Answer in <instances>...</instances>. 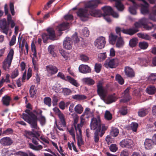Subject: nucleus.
Wrapping results in <instances>:
<instances>
[{
    "mask_svg": "<svg viewBox=\"0 0 156 156\" xmlns=\"http://www.w3.org/2000/svg\"><path fill=\"white\" fill-rule=\"evenodd\" d=\"M77 14L80 17L81 20L83 21L87 20L90 16L96 17H100L102 15L99 10L96 9L92 10L89 13L86 9H80L77 12Z\"/></svg>",
    "mask_w": 156,
    "mask_h": 156,
    "instance_id": "f257e3e1",
    "label": "nucleus"
},
{
    "mask_svg": "<svg viewBox=\"0 0 156 156\" xmlns=\"http://www.w3.org/2000/svg\"><path fill=\"white\" fill-rule=\"evenodd\" d=\"M25 112L26 114L23 113L22 114V117L23 119L30 124L32 128L38 129L37 125L36 116L28 109H26Z\"/></svg>",
    "mask_w": 156,
    "mask_h": 156,
    "instance_id": "f03ea898",
    "label": "nucleus"
},
{
    "mask_svg": "<svg viewBox=\"0 0 156 156\" xmlns=\"http://www.w3.org/2000/svg\"><path fill=\"white\" fill-rule=\"evenodd\" d=\"M97 87L98 95L104 102H106V98L107 95V89L103 86V83L101 81H99L97 83Z\"/></svg>",
    "mask_w": 156,
    "mask_h": 156,
    "instance_id": "7ed1b4c3",
    "label": "nucleus"
},
{
    "mask_svg": "<svg viewBox=\"0 0 156 156\" xmlns=\"http://www.w3.org/2000/svg\"><path fill=\"white\" fill-rule=\"evenodd\" d=\"M14 54L13 50L12 48L11 49L3 63V68L4 70H6L9 69Z\"/></svg>",
    "mask_w": 156,
    "mask_h": 156,
    "instance_id": "20e7f679",
    "label": "nucleus"
},
{
    "mask_svg": "<svg viewBox=\"0 0 156 156\" xmlns=\"http://www.w3.org/2000/svg\"><path fill=\"white\" fill-rule=\"evenodd\" d=\"M90 129L92 130L100 131L101 128V125L100 118H93L91 120L90 124Z\"/></svg>",
    "mask_w": 156,
    "mask_h": 156,
    "instance_id": "39448f33",
    "label": "nucleus"
},
{
    "mask_svg": "<svg viewBox=\"0 0 156 156\" xmlns=\"http://www.w3.org/2000/svg\"><path fill=\"white\" fill-rule=\"evenodd\" d=\"M48 34L45 33H43L42 35L43 41L45 43L48 39L52 40L55 39V37L54 30L52 28H48L47 29Z\"/></svg>",
    "mask_w": 156,
    "mask_h": 156,
    "instance_id": "423d86ee",
    "label": "nucleus"
},
{
    "mask_svg": "<svg viewBox=\"0 0 156 156\" xmlns=\"http://www.w3.org/2000/svg\"><path fill=\"white\" fill-rule=\"evenodd\" d=\"M119 62L118 59L117 58L112 59H108L105 62L104 66L107 68H115Z\"/></svg>",
    "mask_w": 156,
    "mask_h": 156,
    "instance_id": "0eeeda50",
    "label": "nucleus"
},
{
    "mask_svg": "<svg viewBox=\"0 0 156 156\" xmlns=\"http://www.w3.org/2000/svg\"><path fill=\"white\" fill-rule=\"evenodd\" d=\"M120 145L122 148L130 149L133 147L134 143L132 140L126 139L121 141Z\"/></svg>",
    "mask_w": 156,
    "mask_h": 156,
    "instance_id": "6e6552de",
    "label": "nucleus"
},
{
    "mask_svg": "<svg viewBox=\"0 0 156 156\" xmlns=\"http://www.w3.org/2000/svg\"><path fill=\"white\" fill-rule=\"evenodd\" d=\"M105 43V38L103 37H101L95 40L94 44L98 48L101 49L104 47Z\"/></svg>",
    "mask_w": 156,
    "mask_h": 156,
    "instance_id": "1a4fd4ad",
    "label": "nucleus"
},
{
    "mask_svg": "<svg viewBox=\"0 0 156 156\" xmlns=\"http://www.w3.org/2000/svg\"><path fill=\"white\" fill-rule=\"evenodd\" d=\"M46 69L49 76L56 73L58 70L57 67L51 65L47 66Z\"/></svg>",
    "mask_w": 156,
    "mask_h": 156,
    "instance_id": "9d476101",
    "label": "nucleus"
},
{
    "mask_svg": "<svg viewBox=\"0 0 156 156\" xmlns=\"http://www.w3.org/2000/svg\"><path fill=\"white\" fill-rule=\"evenodd\" d=\"M0 26L2 30V32L7 34L8 31V23H7L6 19H3L0 21Z\"/></svg>",
    "mask_w": 156,
    "mask_h": 156,
    "instance_id": "9b49d317",
    "label": "nucleus"
},
{
    "mask_svg": "<svg viewBox=\"0 0 156 156\" xmlns=\"http://www.w3.org/2000/svg\"><path fill=\"white\" fill-rule=\"evenodd\" d=\"M100 2L98 0H91L87 2L85 5L86 8H90L91 9H94L96 8Z\"/></svg>",
    "mask_w": 156,
    "mask_h": 156,
    "instance_id": "f8f14e48",
    "label": "nucleus"
},
{
    "mask_svg": "<svg viewBox=\"0 0 156 156\" xmlns=\"http://www.w3.org/2000/svg\"><path fill=\"white\" fill-rule=\"evenodd\" d=\"M12 143V140L9 137H4L0 140V144L4 146L10 145Z\"/></svg>",
    "mask_w": 156,
    "mask_h": 156,
    "instance_id": "ddd939ff",
    "label": "nucleus"
},
{
    "mask_svg": "<svg viewBox=\"0 0 156 156\" xmlns=\"http://www.w3.org/2000/svg\"><path fill=\"white\" fill-rule=\"evenodd\" d=\"M129 89L130 88L128 87L124 91L122 96L123 98L120 100V102L125 103L130 100V98L129 93Z\"/></svg>",
    "mask_w": 156,
    "mask_h": 156,
    "instance_id": "4468645a",
    "label": "nucleus"
},
{
    "mask_svg": "<svg viewBox=\"0 0 156 156\" xmlns=\"http://www.w3.org/2000/svg\"><path fill=\"white\" fill-rule=\"evenodd\" d=\"M63 47L68 50L71 48L72 46V41L69 37H66L64 40L63 42Z\"/></svg>",
    "mask_w": 156,
    "mask_h": 156,
    "instance_id": "2eb2a0df",
    "label": "nucleus"
},
{
    "mask_svg": "<svg viewBox=\"0 0 156 156\" xmlns=\"http://www.w3.org/2000/svg\"><path fill=\"white\" fill-rule=\"evenodd\" d=\"M125 75L128 77H133L135 76V73L133 69L129 66H126L124 69Z\"/></svg>",
    "mask_w": 156,
    "mask_h": 156,
    "instance_id": "dca6fc26",
    "label": "nucleus"
},
{
    "mask_svg": "<svg viewBox=\"0 0 156 156\" xmlns=\"http://www.w3.org/2000/svg\"><path fill=\"white\" fill-rule=\"evenodd\" d=\"M80 72L83 73H90L91 72L90 68L87 65H81L79 67Z\"/></svg>",
    "mask_w": 156,
    "mask_h": 156,
    "instance_id": "f3484780",
    "label": "nucleus"
},
{
    "mask_svg": "<svg viewBox=\"0 0 156 156\" xmlns=\"http://www.w3.org/2000/svg\"><path fill=\"white\" fill-rule=\"evenodd\" d=\"M122 31V32L124 33L132 35L138 32L139 30L136 28H135L134 27H133L128 29H123Z\"/></svg>",
    "mask_w": 156,
    "mask_h": 156,
    "instance_id": "a211bd4d",
    "label": "nucleus"
},
{
    "mask_svg": "<svg viewBox=\"0 0 156 156\" xmlns=\"http://www.w3.org/2000/svg\"><path fill=\"white\" fill-rule=\"evenodd\" d=\"M80 123L77 125L76 127L75 130L76 131H78L79 133H80L81 132V128L85 123V119L83 118L82 116L80 117Z\"/></svg>",
    "mask_w": 156,
    "mask_h": 156,
    "instance_id": "6ab92c4d",
    "label": "nucleus"
},
{
    "mask_svg": "<svg viewBox=\"0 0 156 156\" xmlns=\"http://www.w3.org/2000/svg\"><path fill=\"white\" fill-rule=\"evenodd\" d=\"M16 154L20 156H36L33 152L29 151L26 152L20 151L16 152Z\"/></svg>",
    "mask_w": 156,
    "mask_h": 156,
    "instance_id": "aec40b11",
    "label": "nucleus"
},
{
    "mask_svg": "<svg viewBox=\"0 0 156 156\" xmlns=\"http://www.w3.org/2000/svg\"><path fill=\"white\" fill-rule=\"evenodd\" d=\"M153 143L152 140L146 139L144 143L145 147L147 149H150L152 148Z\"/></svg>",
    "mask_w": 156,
    "mask_h": 156,
    "instance_id": "412c9836",
    "label": "nucleus"
},
{
    "mask_svg": "<svg viewBox=\"0 0 156 156\" xmlns=\"http://www.w3.org/2000/svg\"><path fill=\"white\" fill-rule=\"evenodd\" d=\"M102 9L104 12V13L102 14V15H110L113 11L112 8L109 6H104L102 8Z\"/></svg>",
    "mask_w": 156,
    "mask_h": 156,
    "instance_id": "4be33fe9",
    "label": "nucleus"
},
{
    "mask_svg": "<svg viewBox=\"0 0 156 156\" xmlns=\"http://www.w3.org/2000/svg\"><path fill=\"white\" fill-rule=\"evenodd\" d=\"M69 25L68 23H63L57 27L56 30L59 31L64 30L68 28Z\"/></svg>",
    "mask_w": 156,
    "mask_h": 156,
    "instance_id": "5701e85b",
    "label": "nucleus"
},
{
    "mask_svg": "<svg viewBox=\"0 0 156 156\" xmlns=\"http://www.w3.org/2000/svg\"><path fill=\"white\" fill-rule=\"evenodd\" d=\"M11 100V99L9 96L5 95L2 98V101L4 105L6 106H8L9 105Z\"/></svg>",
    "mask_w": 156,
    "mask_h": 156,
    "instance_id": "b1692460",
    "label": "nucleus"
},
{
    "mask_svg": "<svg viewBox=\"0 0 156 156\" xmlns=\"http://www.w3.org/2000/svg\"><path fill=\"white\" fill-rule=\"evenodd\" d=\"M58 115L62 126L63 127H65L66 126V124L64 114L62 112H60V113L58 114Z\"/></svg>",
    "mask_w": 156,
    "mask_h": 156,
    "instance_id": "393cba45",
    "label": "nucleus"
},
{
    "mask_svg": "<svg viewBox=\"0 0 156 156\" xmlns=\"http://www.w3.org/2000/svg\"><path fill=\"white\" fill-rule=\"evenodd\" d=\"M71 116L73 119V125L76 129L77 124L79 121V116L76 113H74L71 115Z\"/></svg>",
    "mask_w": 156,
    "mask_h": 156,
    "instance_id": "a878e982",
    "label": "nucleus"
},
{
    "mask_svg": "<svg viewBox=\"0 0 156 156\" xmlns=\"http://www.w3.org/2000/svg\"><path fill=\"white\" fill-rule=\"evenodd\" d=\"M83 82L89 85H91L94 84V81L90 77L84 78L83 79Z\"/></svg>",
    "mask_w": 156,
    "mask_h": 156,
    "instance_id": "bb28decb",
    "label": "nucleus"
},
{
    "mask_svg": "<svg viewBox=\"0 0 156 156\" xmlns=\"http://www.w3.org/2000/svg\"><path fill=\"white\" fill-rule=\"evenodd\" d=\"M74 109L76 113L79 114H80L83 112V108L82 105L79 104L75 107Z\"/></svg>",
    "mask_w": 156,
    "mask_h": 156,
    "instance_id": "cd10ccee",
    "label": "nucleus"
},
{
    "mask_svg": "<svg viewBox=\"0 0 156 156\" xmlns=\"http://www.w3.org/2000/svg\"><path fill=\"white\" fill-rule=\"evenodd\" d=\"M148 113L147 109L141 108L138 112V115L140 117H144Z\"/></svg>",
    "mask_w": 156,
    "mask_h": 156,
    "instance_id": "c85d7f7f",
    "label": "nucleus"
},
{
    "mask_svg": "<svg viewBox=\"0 0 156 156\" xmlns=\"http://www.w3.org/2000/svg\"><path fill=\"white\" fill-rule=\"evenodd\" d=\"M116 100V98L113 95H110L107 98H106V102H104L107 104H110L114 102H115Z\"/></svg>",
    "mask_w": 156,
    "mask_h": 156,
    "instance_id": "c756f323",
    "label": "nucleus"
},
{
    "mask_svg": "<svg viewBox=\"0 0 156 156\" xmlns=\"http://www.w3.org/2000/svg\"><path fill=\"white\" fill-rule=\"evenodd\" d=\"M29 147L31 149L36 151H38L43 148V146L41 145L34 146L31 143H29Z\"/></svg>",
    "mask_w": 156,
    "mask_h": 156,
    "instance_id": "7c9ffc66",
    "label": "nucleus"
},
{
    "mask_svg": "<svg viewBox=\"0 0 156 156\" xmlns=\"http://www.w3.org/2000/svg\"><path fill=\"white\" fill-rule=\"evenodd\" d=\"M156 88L153 86H148L146 89L147 92L149 94H153L156 92Z\"/></svg>",
    "mask_w": 156,
    "mask_h": 156,
    "instance_id": "2f4dec72",
    "label": "nucleus"
},
{
    "mask_svg": "<svg viewBox=\"0 0 156 156\" xmlns=\"http://www.w3.org/2000/svg\"><path fill=\"white\" fill-rule=\"evenodd\" d=\"M100 131L98 130H95L94 136V141L95 143H98L99 140V137L100 136Z\"/></svg>",
    "mask_w": 156,
    "mask_h": 156,
    "instance_id": "473e14b6",
    "label": "nucleus"
},
{
    "mask_svg": "<svg viewBox=\"0 0 156 156\" xmlns=\"http://www.w3.org/2000/svg\"><path fill=\"white\" fill-rule=\"evenodd\" d=\"M76 135L77 136V144L78 146H81L83 144V142L82 137V132L79 133L78 131H76Z\"/></svg>",
    "mask_w": 156,
    "mask_h": 156,
    "instance_id": "72a5a7b5",
    "label": "nucleus"
},
{
    "mask_svg": "<svg viewBox=\"0 0 156 156\" xmlns=\"http://www.w3.org/2000/svg\"><path fill=\"white\" fill-rule=\"evenodd\" d=\"M72 98L74 99L79 101L83 100L87 98V97L85 95L80 94H76L73 95Z\"/></svg>",
    "mask_w": 156,
    "mask_h": 156,
    "instance_id": "f704fd0d",
    "label": "nucleus"
},
{
    "mask_svg": "<svg viewBox=\"0 0 156 156\" xmlns=\"http://www.w3.org/2000/svg\"><path fill=\"white\" fill-rule=\"evenodd\" d=\"M66 78L67 80L73 85L76 87L79 86V84L77 83L76 80L69 76H67Z\"/></svg>",
    "mask_w": 156,
    "mask_h": 156,
    "instance_id": "c9c22d12",
    "label": "nucleus"
},
{
    "mask_svg": "<svg viewBox=\"0 0 156 156\" xmlns=\"http://www.w3.org/2000/svg\"><path fill=\"white\" fill-rule=\"evenodd\" d=\"M137 35L139 37L145 40H150L151 39V37L147 34L139 33L137 34Z\"/></svg>",
    "mask_w": 156,
    "mask_h": 156,
    "instance_id": "e433bc0d",
    "label": "nucleus"
},
{
    "mask_svg": "<svg viewBox=\"0 0 156 156\" xmlns=\"http://www.w3.org/2000/svg\"><path fill=\"white\" fill-rule=\"evenodd\" d=\"M7 20L8 23V27L9 24H11V28H13L15 26V24L13 21L12 20V17L10 14L8 15Z\"/></svg>",
    "mask_w": 156,
    "mask_h": 156,
    "instance_id": "4c0bfd02",
    "label": "nucleus"
},
{
    "mask_svg": "<svg viewBox=\"0 0 156 156\" xmlns=\"http://www.w3.org/2000/svg\"><path fill=\"white\" fill-rule=\"evenodd\" d=\"M36 92L37 90L35 89V86L33 85H31L30 89V97L31 98L34 97Z\"/></svg>",
    "mask_w": 156,
    "mask_h": 156,
    "instance_id": "58836bf2",
    "label": "nucleus"
},
{
    "mask_svg": "<svg viewBox=\"0 0 156 156\" xmlns=\"http://www.w3.org/2000/svg\"><path fill=\"white\" fill-rule=\"evenodd\" d=\"M138 43V39L136 38H133L131 39L129 41V45L131 47L135 46Z\"/></svg>",
    "mask_w": 156,
    "mask_h": 156,
    "instance_id": "ea45409f",
    "label": "nucleus"
},
{
    "mask_svg": "<svg viewBox=\"0 0 156 156\" xmlns=\"http://www.w3.org/2000/svg\"><path fill=\"white\" fill-rule=\"evenodd\" d=\"M119 133V130L116 128L112 127L110 132V135L114 137L116 136Z\"/></svg>",
    "mask_w": 156,
    "mask_h": 156,
    "instance_id": "a19ab883",
    "label": "nucleus"
},
{
    "mask_svg": "<svg viewBox=\"0 0 156 156\" xmlns=\"http://www.w3.org/2000/svg\"><path fill=\"white\" fill-rule=\"evenodd\" d=\"M124 44V42L121 37L118 38L116 43V46L118 48H121L123 46Z\"/></svg>",
    "mask_w": 156,
    "mask_h": 156,
    "instance_id": "79ce46f5",
    "label": "nucleus"
},
{
    "mask_svg": "<svg viewBox=\"0 0 156 156\" xmlns=\"http://www.w3.org/2000/svg\"><path fill=\"white\" fill-rule=\"evenodd\" d=\"M117 36L111 34L109 35V40L110 43L112 44H113L115 42L117 39Z\"/></svg>",
    "mask_w": 156,
    "mask_h": 156,
    "instance_id": "37998d69",
    "label": "nucleus"
},
{
    "mask_svg": "<svg viewBox=\"0 0 156 156\" xmlns=\"http://www.w3.org/2000/svg\"><path fill=\"white\" fill-rule=\"evenodd\" d=\"M24 136L27 138L31 139L32 136H34V134L33 132H31L29 131L26 130L25 131L24 134Z\"/></svg>",
    "mask_w": 156,
    "mask_h": 156,
    "instance_id": "c03bdc74",
    "label": "nucleus"
},
{
    "mask_svg": "<svg viewBox=\"0 0 156 156\" xmlns=\"http://www.w3.org/2000/svg\"><path fill=\"white\" fill-rule=\"evenodd\" d=\"M115 80L120 84L122 85L124 83V79L122 76L119 74H117L116 75Z\"/></svg>",
    "mask_w": 156,
    "mask_h": 156,
    "instance_id": "a18cd8bd",
    "label": "nucleus"
},
{
    "mask_svg": "<svg viewBox=\"0 0 156 156\" xmlns=\"http://www.w3.org/2000/svg\"><path fill=\"white\" fill-rule=\"evenodd\" d=\"M142 25L144 26L143 27L144 29L147 30H151L154 26L151 23H148L147 24L142 23Z\"/></svg>",
    "mask_w": 156,
    "mask_h": 156,
    "instance_id": "49530a36",
    "label": "nucleus"
},
{
    "mask_svg": "<svg viewBox=\"0 0 156 156\" xmlns=\"http://www.w3.org/2000/svg\"><path fill=\"white\" fill-rule=\"evenodd\" d=\"M54 46L53 45H50L48 48V51L53 57H55L56 55L54 52Z\"/></svg>",
    "mask_w": 156,
    "mask_h": 156,
    "instance_id": "de8ad7c7",
    "label": "nucleus"
},
{
    "mask_svg": "<svg viewBox=\"0 0 156 156\" xmlns=\"http://www.w3.org/2000/svg\"><path fill=\"white\" fill-rule=\"evenodd\" d=\"M44 104L48 107H50L51 105V99L50 98L48 97L45 98L44 99Z\"/></svg>",
    "mask_w": 156,
    "mask_h": 156,
    "instance_id": "09e8293b",
    "label": "nucleus"
},
{
    "mask_svg": "<svg viewBox=\"0 0 156 156\" xmlns=\"http://www.w3.org/2000/svg\"><path fill=\"white\" fill-rule=\"evenodd\" d=\"M13 132V130L11 128H9L7 129L6 130L3 131L2 133V134L4 136L12 134Z\"/></svg>",
    "mask_w": 156,
    "mask_h": 156,
    "instance_id": "8fccbe9b",
    "label": "nucleus"
},
{
    "mask_svg": "<svg viewBox=\"0 0 156 156\" xmlns=\"http://www.w3.org/2000/svg\"><path fill=\"white\" fill-rule=\"evenodd\" d=\"M156 73H151L148 77V80L151 82L152 83H153L155 82L156 80Z\"/></svg>",
    "mask_w": 156,
    "mask_h": 156,
    "instance_id": "3c124183",
    "label": "nucleus"
},
{
    "mask_svg": "<svg viewBox=\"0 0 156 156\" xmlns=\"http://www.w3.org/2000/svg\"><path fill=\"white\" fill-rule=\"evenodd\" d=\"M62 92L65 96L68 95L72 93V91L69 89L66 88H62Z\"/></svg>",
    "mask_w": 156,
    "mask_h": 156,
    "instance_id": "603ef678",
    "label": "nucleus"
},
{
    "mask_svg": "<svg viewBox=\"0 0 156 156\" xmlns=\"http://www.w3.org/2000/svg\"><path fill=\"white\" fill-rule=\"evenodd\" d=\"M139 45L140 48L145 49L147 48L148 44L147 43L143 42H140L139 44Z\"/></svg>",
    "mask_w": 156,
    "mask_h": 156,
    "instance_id": "864d4df0",
    "label": "nucleus"
},
{
    "mask_svg": "<svg viewBox=\"0 0 156 156\" xmlns=\"http://www.w3.org/2000/svg\"><path fill=\"white\" fill-rule=\"evenodd\" d=\"M105 53H100L98 55V57L100 61L104 60L106 58Z\"/></svg>",
    "mask_w": 156,
    "mask_h": 156,
    "instance_id": "5fc2aeb1",
    "label": "nucleus"
},
{
    "mask_svg": "<svg viewBox=\"0 0 156 156\" xmlns=\"http://www.w3.org/2000/svg\"><path fill=\"white\" fill-rule=\"evenodd\" d=\"M70 134L72 136V137L74 140H75V135L74 133V129L73 126H71L70 128L67 129Z\"/></svg>",
    "mask_w": 156,
    "mask_h": 156,
    "instance_id": "6e6d98bb",
    "label": "nucleus"
},
{
    "mask_svg": "<svg viewBox=\"0 0 156 156\" xmlns=\"http://www.w3.org/2000/svg\"><path fill=\"white\" fill-rule=\"evenodd\" d=\"M60 52L62 55L66 60H68L69 58L68 54L65 52L64 50H60Z\"/></svg>",
    "mask_w": 156,
    "mask_h": 156,
    "instance_id": "4d7b16f0",
    "label": "nucleus"
},
{
    "mask_svg": "<svg viewBox=\"0 0 156 156\" xmlns=\"http://www.w3.org/2000/svg\"><path fill=\"white\" fill-rule=\"evenodd\" d=\"M105 118L107 120H110L112 119V115L108 111H106L105 114Z\"/></svg>",
    "mask_w": 156,
    "mask_h": 156,
    "instance_id": "13d9d810",
    "label": "nucleus"
},
{
    "mask_svg": "<svg viewBox=\"0 0 156 156\" xmlns=\"http://www.w3.org/2000/svg\"><path fill=\"white\" fill-rule=\"evenodd\" d=\"M19 74L18 70L17 69H15L11 73V77L14 79Z\"/></svg>",
    "mask_w": 156,
    "mask_h": 156,
    "instance_id": "bf43d9fd",
    "label": "nucleus"
},
{
    "mask_svg": "<svg viewBox=\"0 0 156 156\" xmlns=\"http://www.w3.org/2000/svg\"><path fill=\"white\" fill-rule=\"evenodd\" d=\"M138 126V124L135 122H132L130 125L131 128L134 132L136 131Z\"/></svg>",
    "mask_w": 156,
    "mask_h": 156,
    "instance_id": "052dcab7",
    "label": "nucleus"
},
{
    "mask_svg": "<svg viewBox=\"0 0 156 156\" xmlns=\"http://www.w3.org/2000/svg\"><path fill=\"white\" fill-rule=\"evenodd\" d=\"M101 68V65L100 64L96 63L95 65L94 69L95 72L99 73L100 71Z\"/></svg>",
    "mask_w": 156,
    "mask_h": 156,
    "instance_id": "680f3d73",
    "label": "nucleus"
},
{
    "mask_svg": "<svg viewBox=\"0 0 156 156\" xmlns=\"http://www.w3.org/2000/svg\"><path fill=\"white\" fill-rule=\"evenodd\" d=\"M107 127L105 126L104 124L101 125V128L100 130V136H102L105 133V131L107 129Z\"/></svg>",
    "mask_w": 156,
    "mask_h": 156,
    "instance_id": "e2e57ef3",
    "label": "nucleus"
},
{
    "mask_svg": "<svg viewBox=\"0 0 156 156\" xmlns=\"http://www.w3.org/2000/svg\"><path fill=\"white\" fill-rule=\"evenodd\" d=\"M121 114L123 115H126L127 113V109L126 106H123L119 111Z\"/></svg>",
    "mask_w": 156,
    "mask_h": 156,
    "instance_id": "0e129e2a",
    "label": "nucleus"
},
{
    "mask_svg": "<svg viewBox=\"0 0 156 156\" xmlns=\"http://www.w3.org/2000/svg\"><path fill=\"white\" fill-rule=\"evenodd\" d=\"M109 149L111 151L115 152L117 150L118 147H117L116 144H113L110 145L109 147Z\"/></svg>",
    "mask_w": 156,
    "mask_h": 156,
    "instance_id": "69168bd1",
    "label": "nucleus"
},
{
    "mask_svg": "<svg viewBox=\"0 0 156 156\" xmlns=\"http://www.w3.org/2000/svg\"><path fill=\"white\" fill-rule=\"evenodd\" d=\"M82 33L84 36L87 37L89 35L90 32L88 29L85 27L82 30Z\"/></svg>",
    "mask_w": 156,
    "mask_h": 156,
    "instance_id": "338daca9",
    "label": "nucleus"
},
{
    "mask_svg": "<svg viewBox=\"0 0 156 156\" xmlns=\"http://www.w3.org/2000/svg\"><path fill=\"white\" fill-rule=\"evenodd\" d=\"M39 141V139L37 136H33L32 139V143L36 145L38 144V142Z\"/></svg>",
    "mask_w": 156,
    "mask_h": 156,
    "instance_id": "774afa93",
    "label": "nucleus"
}]
</instances>
